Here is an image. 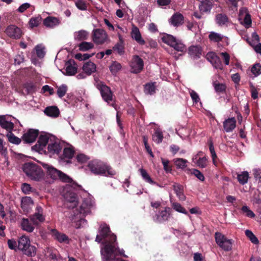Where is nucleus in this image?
I'll return each instance as SVG.
<instances>
[{
  "instance_id": "obj_1",
  "label": "nucleus",
  "mask_w": 261,
  "mask_h": 261,
  "mask_svg": "<svg viewBox=\"0 0 261 261\" xmlns=\"http://www.w3.org/2000/svg\"><path fill=\"white\" fill-rule=\"evenodd\" d=\"M92 173L95 175L104 176H113L116 174V172L108 163L99 160L90 161L87 166Z\"/></svg>"
},
{
  "instance_id": "obj_2",
  "label": "nucleus",
  "mask_w": 261,
  "mask_h": 261,
  "mask_svg": "<svg viewBox=\"0 0 261 261\" xmlns=\"http://www.w3.org/2000/svg\"><path fill=\"white\" fill-rule=\"evenodd\" d=\"M22 170L26 175L33 180L41 181L44 176L41 168L35 163H25L23 165Z\"/></svg>"
},
{
  "instance_id": "obj_3",
  "label": "nucleus",
  "mask_w": 261,
  "mask_h": 261,
  "mask_svg": "<svg viewBox=\"0 0 261 261\" xmlns=\"http://www.w3.org/2000/svg\"><path fill=\"white\" fill-rule=\"evenodd\" d=\"M42 165L46 170L47 175L53 179L60 180L62 182L70 184L73 182L72 179L68 175L53 166L45 163L42 164Z\"/></svg>"
},
{
  "instance_id": "obj_4",
  "label": "nucleus",
  "mask_w": 261,
  "mask_h": 261,
  "mask_svg": "<svg viewBox=\"0 0 261 261\" xmlns=\"http://www.w3.org/2000/svg\"><path fill=\"white\" fill-rule=\"evenodd\" d=\"M18 249L21 250L28 256H34L36 254V248L30 244L28 237L23 236L18 240Z\"/></svg>"
},
{
  "instance_id": "obj_5",
  "label": "nucleus",
  "mask_w": 261,
  "mask_h": 261,
  "mask_svg": "<svg viewBox=\"0 0 261 261\" xmlns=\"http://www.w3.org/2000/svg\"><path fill=\"white\" fill-rule=\"evenodd\" d=\"M161 39L164 43L173 47L175 50L178 51L183 52L186 50L185 44L180 40L177 39L171 35L164 34L162 37Z\"/></svg>"
},
{
  "instance_id": "obj_6",
  "label": "nucleus",
  "mask_w": 261,
  "mask_h": 261,
  "mask_svg": "<svg viewBox=\"0 0 261 261\" xmlns=\"http://www.w3.org/2000/svg\"><path fill=\"white\" fill-rule=\"evenodd\" d=\"M62 196L67 202V207L70 208L76 207L79 202V197L71 188L64 190Z\"/></svg>"
},
{
  "instance_id": "obj_7",
  "label": "nucleus",
  "mask_w": 261,
  "mask_h": 261,
  "mask_svg": "<svg viewBox=\"0 0 261 261\" xmlns=\"http://www.w3.org/2000/svg\"><path fill=\"white\" fill-rule=\"evenodd\" d=\"M215 240L219 246L225 251H229L232 249V240L227 239L220 232L215 233Z\"/></svg>"
},
{
  "instance_id": "obj_8",
  "label": "nucleus",
  "mask_w": 261,
  "mask_h": 261,
  "mask_svg": "<svg viewBox=\"0 0 261 261\" xmlns=\"http://www.w3.org/2000/svg\"><path fill=\"white\" fill-rule=\"evenodd\" d=\"M92 38L93 41L97 44H103L108 39V35L102 29H94L92 32Z\"/></svg>"
},
{
  "instance_id": "obj_9",
  "label": "nucleus",
  "mask_w": 261,
  "mask_h": 261,
  "mask_svg": "<svg viewBox=\"0 0 261 261\" xmlns=\"http://www.w3.org/2000/svg\"><path fill=\"white\" fill-rule=\"evenodd\" d=\"M12 118L16 121H18L10 115H0V126L2 128L7 130L8 133L12 132L14 127V123L12 122Z\"/></svg>"
},
{
  "instance_id": "obj_10",
  "label": "nucleus",
  "mask_w": 261,
  "mask_h": 261,
  "mask_svg": "<svg viewBox=\"0 0 261 261\" xmlns=\"http://www.w3.org/2000/svg\"><path fill=\"white\" fill-rule=\"evenodd\" d=\"M97 88L100 91L103 100L108 103L113 100V94L109 87L105 84H100L97 85Z\"/></svg>"
},
{
  "instance_id": "obj_11",
  "label": "nucleus",
  "mask_w": 261,
  "mask_h": 261,
  "mask_svg": "<svg viewBox=\"0 0 261 261\" xmlns=\"http://www.w3.org/2000/svg\"><path fill=\"white\" fill-rule=\"evenodd\" d=\"M130 66L131 67V72L136 74L139 73L143 68L144 62L139 56L135 55L132 58Z\"/></svg>"
},
{
  "instance_id": "obj_12",
  "label": "nucleus",
  "mask_w": 261,
  "mask_h": 261,
  "mask_svg": "<svg viewBox=\"0 0 261 261\" xmlns=\"http://www.w3.org/2000/svg\"><path fill=\"white\" fill-rule=\"evenodd\" d=\"M96 205L94 199L90 196L84 198L83 202L80 206L81 211L83 212H91L92 211L95 210Z\"/></svg>"
},
{
  "instance_id": "obj_13",
  "label": "nucleus",
  "mask_w": 261,
  "mask_h": 261,
  "mask_svg": "<svg viewBox=\"0 0 261 261\" xmlns=\"http://www.w3.org/2000/svg\"><path fill=\"white\" fill-rule=\"evenodd\" d=\"M5 33L9 37L15 39H19L22 34L21 30L13 24L8 26L5 30Z\"/></svg>"
},
{
  "instance_id": "obj_14",
  "label": "nucleus",
  "mask_w": 261,
  "mask_h": 261,
  "mask_svg": "<svg viewBox=\"0 0 261 261\" xmlns=\"http://www.w3.org/2000/svg\"><path fill=\"white\" fill-rule=\"evenodd\" d=\"M206 59L210 61L216 69H223V66L220 58L214 52H209L206 54Z\"/></svg>"
},
{
  "instance_id": "obj_15",
  "label": "nucleus",
  "mask_w": 261,
  "mask_h": 261,
  "mask_svg": "<svg viewBox=\"0 0 261 261\" xmlns=\"http://www.w3.org/2000/svg\"><path fill=\"white\" fill-rule=\"evenodd\" d=\"M38 135L39 130L38 129H29L23 135L22 139L25 143H31L36 140Z\"/></svg>"
},
{
  "instance_id": "obj_16",
  "label": "nucleus",
  "mask_w": 261,
  "mask_h": 261,
  "mask_svg": "<svg viewBox=\"0 0 261 261\" xmlns=\"http://www.w3.org/2000/svg\"><path fill=\"white\" fill-rule=\"evenodd\" d=\"M214 4L210 0H202L200 2L198 9L201 14L210 13L213 7Z\"/></svg>"
},
{
  "instance_id": "obj_17",
  "label": "nucleus",
  "mask_w": 261,
  "mask_h": 261,
  "mask_svg": "<svg viewBox=\"0 0 261 261\" xmlns=\"http://www.w3.org/2000/svg\"><path fill=\"white\" fill-rule=\"evenodd\" d=\"M49 137L46 135H41L36 145L32 147V149L37 151L42 150L47 145Z\"/></svg>"
},
{
  "instance_id": "obj_18",
  "label": "nucleus",
  "mask_w": 261,
  "mask_h": 261,
  "mask_svg": "<svg viewBox=\"0 0 261 261\" xmlns=\"http://www.w3.org/2000/svg\"><path fill=\"white\" fill-rule=\"evenodd\" d=\"M61 23L60 20L56 17L48 16L43 21V24L46 28H53Z\"/></svg>"
},
{
  "instance_id": "obj_19",
  "label": "nucleus",
  "mask_w": 261,
  "mask_h": 261,
  "mask_svg": "<svg viewBox=\"0 0 261 261\" xmlns=\"http://www.w3.org/2000/svg\"><path fill=\"white\" fill-rule=\"evenodd\" d=\"M223 128L226 133L232 132L236 126V120L234 117L229 118L223 123Z\"/></svg>"
},
{
  "instance_id": "obj_20",
  "label": "nucleus",
  "mask_w": 261,
  "mask_h": 261,
  "mask_svg": "<svg viewBox=\"0 0 261 261\" xmlns=\"http://www.w3.org/2000/svg\"><path fill=\"white\" fill-rule=\"evenodd\" d=\"M131 36L133 39L140 45H144L145 42L142 38L141 33L138 27L133 25L131 32Z\"/></svg>"
},
{
  "instance_id": "obj_21",
  "label": "nucleus",
  "mask_w": 261,
  "mask_h": 261,
  "mask_svg": "<svg viewBox=\"0 0 261 261\" xmlns=\"http://www.w3.org/2000/svg\"><path fill=\"white\" fill-rule=\"evenodd\" d=\"M184 16L180 13H174L170 18L169 22L174 27H178L184 23Z\"/></svg>"
},
{
  "instance_id": "obj_22",
  "label": "nucleus",
  "mask_w": 261,
  "mask_h": 261,
  "mask_svg": "<svg viewBox=\"0 0 261 261\" xmlns=\"http://www.w3.org/2000/svg\"><path fill=\"white\" fill-rule=\"evenodd\" d=\"M202 51V48L199 45H192L188 48V54L194 59L199 58Z\"/></svg>"
},
{
  "instance_id": "obj_23",
  "label": "nucleus",
  "mask_w": 261,
  "mask_h": 261,
  "mask_svg": "<svg viewBox=\"0 0 261 261\" xmlns=\"http://www.w3.org/2000/svg\"><path fill=\"white\" fill-rule=\"evenodd\" d=\"M31 222L30 218H22L20 224L21 229L28 232H32L35 227L34 225L32 224Z\"/></svg>"
},
{
  "instance_id": "obj_24",
  "label": "nucleus",
  "mask_w": 261,
  "mask_h": 261,
  "mask_svg": "<svg viewBox=\"0 0 261 261\" xmlns=\"http://www.w3.org/2000/svg\"><path fill=\"white\" fill-rule=\"evenodd\" d=\"M30 220L33 225L38 226L40 223H43L45 221V216L42 213H34L29 217Z\"/></svg>"
},
{
  "instance_id": "obj_25",
  "label": "nucleus",
  "mask_w": 261,
  "mask_h": 261,
  "mask_svg": "<svg viewBox=\"0 0 261 261\" xmlns=\"http://www.w3.org/2000/svg\"><path fill=\"white\" fill-rule=\"evenodd\" d=\"M51 234L55 239L60 243L65 242L69 240L68 237L64 233L59 232L56 229H51Z\"/></svg>"
},
{
  "instance_id": "obj_26",
  "label": "nucleus",
  "mask_w": 261,
  "mask_h": 261,
  "mask_svg": "<svg viewBox=\"0 0 261 261\" xmlns=\"http://www.w3.org/2000/svg\"><path fill=\"white\" fill-rule=\"evenodd\" d=\"M44 112L47 116L51 117H57L60 114L59 109L56 106L47 107L45 109Z\"/></svg>"
},
{
  "instance_id": "obj_27",
  "label": "nucleus",
  "mask_w": 261,
  "mask_h": 261,
  "mask_svg": "<svg viewBox=\"0 0 261 261\" xmlns=\"http://www.w3.org/2000/svg\"><path fill=\"white\" fill-rule=\"evenodd\" d=\"M173 190L177 197L180 200L183 201L186 199V196L184 194L183 186L178 184H174L173 185Z\"/></svg>"
},
{
  "instance_id": "obj_28",
  "label": "nucleus",
  "mask_w": 261,
  "mask_h": 261,
  "mask_svg": "<svg viewBox=\"0 0 261 261\" xmlns=\"http://www.w3.org/2000/svg\"><path fill=\"white\" fill-rule=\"evenodd\" d=\"M72 63H75L73 60L68 61L65 64V70L66 75H73L77 72V67L72 65Z\"/></svg>"
},
{
  "instance_id": "obj_29",
  "label": "nucleus",
  "mask_w": 261,
  "mask_h": 261,
  "mask_svg": "<svg viewBox=\"0 0 261 261\" xmlns=\"http://www.w3.org/2000/svg\"><path fill=\"white\" fill-rule=\"evenodd\" d=\"M83 70L87 75H90L95 72L96 65L91 61L87 62L84 64Z\"/></svg>"
},
{
  "instance_id": "obj_30",
  "label": "nucleus",
  "mask_w": 261,
  "mask_h": 261,
  "mask_svg": "<svg viewBox=\"0 0 261 261\" xmlns=\"http://www.w3.org/2000/svg\"><path fill=\"white\" fill-rule=\"evenodd\" d=\"M228 21L229 18L228 16L224 14L220 13L216 16V22L219 26H227Z\"/></svg>"
},
{
  "instance_id": "obj_31",
  "label": "nucleus",
  "mask_w": 261,
  "mask_h": 261,
  "mask_svg": "<svg viewBox=\"0 0 261 261\" xmlns=\"http://www.w3.org/2000/svg\"><path fill=\"white\" fill-rule=\"evenodd\" d=\"M156 83L154 82H149L146 83L144 85V93L146 94L153 95L155 93L156 91Z\"/></svg>"
},
{
  "instance_id": "obj_32",
  "label": "nucleus",
  "mask_w": 261,
  "mask_h": 261,
  "mask_svg": "<svg viewBox=\"0 0 261 261\" xmlns=\"http://www.w3.org/2000/svg\"><path fill=\"white\" fill-rule=\"evenodd\" d=\"M82 213H74L71 217H69L72 222L76 223V227L79 228L82 222L85 221L84 219L82 217Z\"/></svg>"
},
{
  "instance_id": "obj_33",
  "label": "nucleus",
  "mask_w": 261,
  "mask_h": 261,
  "mask_svg": "<svg viewBox=\"0 0 261 261\" xmlns=\"http://www.w3.org/2000/svg\"><path fill=\"white\" fill-rule=\"evenodd\" d=\"M47 148L48 151L53 154H59L62 150L61 146L57 142L49 144Z\"/></svg>"
},
{
  "instance_id": "obj_34",
  "label": "nucleus",
  "mask_w": 261,
  "mask_h": 261,
  "mask_svg": "<svg viewBox=\"0 0 261 261\" xmlns=\"http://www.w3.org/2000/svg\"><path fill=\"white\" fill-rule=\"evenodd\" d=\"M33 205V201L31 197H23L21 200V207L23 209L24 212L25 211L28 212L29 207Z\"/></svg>"
},
{
  "instance_id": "obj_35",
  "label": "nucleus",
  "mask_w": 261,
  "mask_h": 261,
  "mask_svg": "<svg viewBox=\"0 0 261 261\" xmlns=\"http://www.w3.org/2000/svg\"><path fill=\"white\" fill-rule=\"evenodd\" d=\"M74 37L76 41L87 40L88 37V32L85 30H80L74 33Z\"/></svg>"
},
{
  "instance_id": "obj_36",
  "label": "nucleus",
  "mask_w": 261,
  "mask_h": 261,
  "mask_svg": "<svg viewBox=\"0 0 261 261\" xmlns=\"http://www.w3.org/2000/svg\"><path fill=\"white\" fill-rule=\"evenodd\" d=\"M121 68L122 66L121 64L116 61H113L109 67V69L113 75H116Z\"/></svg>"
},
{
  "instance_id": "obj_37",
  "label": "nucleus",
  "mask_w": 261,
  "mask_h": 261,
  "mask_svg": "<svg viewBox=\"0 0 261 261\" xmlns=\"http://www.w3.org/2000/svg\"><path fill=\"white\" fill-rule=\"evenodd\" d=\"M99 232L100 236L105 239L109 235L110 227L106 223L102 224L100 225Z\"/></svg>"
},
{
  "instance_id": "obj_38",
  "label": "nucleus",
  "mask_w": 261,
  "mask_h": 261,
  "mask_svg": "<svg viewBox=\"0 0 261 261\" xmlns=\"http://www.w3.org/2000/svg\"><path fill=\"white\" fill-rule=\"evenodd\" d=\"M248 178L249 173L247 171H243L237 174L238 181L241 185L246 184L248 182Z\"/></svg>"
},
{
  "instance_id": "obj_39",
  "label": "nucleus",
  "mask_w": 261,
  "mask_h": 261,
  "mask_svg": "<svg viewBox=\"0 0 261 261\" xmlns=\"http://www.w3.org/2000/svg\"><path fill=\"white\" fill-rule=\"evenodd\" d=\"M170 213H156L153 217L154 221L162 223L168 220Z\"/></svg>"
},
{
  "instance_id": "obj_40",
  "label": "nucleus",
  "mask_w": 261,
  "mask_h": 261,
  "mask_svg": "<svg viewBox=\"0 0 261 261\" xmlns=\"http://www.w3.org/2000/svg\"><path fill=\"white\" fill-rule=\"evenodd\" d=\"M209 39L214 42H220L222 41L223 36L215 32H211L208 35Z\"/></svg>"
},
{
  "instance_id": "obj_41",
  "label": "nucleus",
  "mask_w": 261,
  "mask_h": 261,
  "mask_svg": "<svg viewBox=\"0 0 261 261\" xmlns=\"http://www.w3.org/2000/svg\"><path fill=\"white\" fill-rule=\"evenodd\" d=\"M177 169H183L187 167L188 161L182 158H176L173 160Z\"/></svg>"
},
{
  "instance_id": "obj_42",
  "label": "nucleus",
  "mask_w": 261,
  "mask_h": 261,
  "mask_svg": "<svg viewBox=\"0 0 261 261\" xmlns=\"http://www.w3.org/2000/svg\"><path fill=\"white\" fill-rule=\"evenodd\" d=\"M74 150L73 148L65 147L63 150V159H67L70 160L72 158L74 154Z\"/></svg>"
},
{
  "instance_id": "obj_43",
  "label": "nucleus",
  "mask_w": 261,
  "mask_h": 261,
  "mask_svg": "<svg viewBox=\"0 0 261 261\" xmlns=\"http://www.w3.org/2000/svg\"><path fill=\"white\" fill-rule=\"evenodd\" d=\"M208 146L210 151L211 154V156L213 160V163L215 165H217V156L215 151V148L213 144V142L212 140L208 141Z\"/></svg>"
},
{
  "instance_id": "obj_44",
  "label": "nucleus",
  "mask_w": 261,
  "mask_h": 261,
  "mask_svg": "<svg viewBox=\"0 0 261 261\" xmlns=\"http://www.w3.org/2000/svg\"><path fill=\"white\" fill-rule=\"evenodd\" d=\"M213 86L216 92L217 93L225 92L226 89V86L225 84L220 83L217 81L213 83Z\"/></svg>"
},
{
  "instance_id": "obj_45",
  "label": "nucleus",
  "mask_w": 261,
  "mask_h": 261,
  "mask_svg": "<svg viewBox=\"0 0 261 261\" xmlns=\"http://www.w3.org/2000/svg\"><path fill=\"white\" fill-rule=\"evenodd\" d=\"M7 137L8 139V141L12 144L18 145L21 142V139L19 138L18 137L15 136L12 133V132H11L10 133H8L7 135Z\"/></svg>"
},
{
  "instance_id": "obj_46",
  "label": "nucleus",
  "mask_w": 261,
  "mask_h": 261,
  "mask_svg": "<svg viewBox=\"0 0 261 261\" xmlns=\"http://www.w3.org/2000/svg\"><path fill=\"white\" fill-rule=\"evenodd\" d=\"M139 171L143 179L145 181L152 185H154L155 184V182L151 178L150 176L149 175V174L147 173V172L145 169L141 168L139 169Z\"/></svg>"
},
{
  "instance_id": "obj_47",
  "label": "nucleus",
  "mask_w": 261,
  "mask_h": 261,
  "mask_svg": "<svg viewBox=\"0 0 261 261\" xmlns=\"http://www.w3.org/2000/svg\"><path fill=\"white\" fill-rule=\"evenodd\" d=\"M152 139L156 143H161L163 139V135L162 132L160 129L155 130L154 134L152 136Z\"/></svg>"
},
{
  "instance_id": "obj_48",
  "label": "nucleus",
  "mask_w": 261,
  "mask_h": 261,
  "mask_svg": "<svg viewBox=\"0 0 261 261\" xmlns=\"http://www.w3.org/2000/svg\"><path fill=\"white\" fill-rule=\"evenodd\" d=\"M79 50L86 51L94 47V45L91 42L83 41L79 45Z\"/></svg>"
},
{
  "instance_id": "obj_49",
  "label": "nucleus",
  "mask_w": 261,
  "mask_h": 261,
  "mask_svg": "<svg viewBox=\"0 0 261 261\" xmlns=\"http://www.w3.org/2000/svg\"><path fill=\"white\" fill-rule=\"evenodd\" d=\"M245 234L250 241L254 244H258L259 241L253 232L248 229L245 230Z\"/></svg>"
},
{
  "instance_id": "obj_50",
  "label": "nucleus",
  "mask_w": 261,
  "mask_h": 261,
  "mask_svg": "<svg viewBox=\"0 0 261 261\" xmlns=\"http://www.w3.org/2000/svg\"><path fill=\"white\" fill-rule=\"evenodd\" d=\"M161 161L166 173H171L172 171V166L170 165L169 161L164 158H161Z\"/></svg>"
},
{
  "instance_id": "obj_51",
  "label": "nucleus",
  "mask_w": 261,
  "mask_h": 261,
  "mask_svg": "<svg viewBox=\"0 0 261 261\" xmlns=\"http://www.w3.org/2000/svg\"><path fill=\"white\" fill-rule=\"evenodd\" d=\"M42 18L40 16H38L36 17H32L30 19L29 21V24L31 28L37 27L40 24Z\"/></svg>"
},
{
  "instance_id": "obj_52",
  "label": "nucleus",
  "mask_w": 261,
  "mask_h": 261,
  "mask_svg": "<svg viewBox=\"0 0 261 261\" xmlns=\"http://www.w3.org/2000/svg\"><path fill=\"white\" fill-rule=\"evenodd\" d=\"M35 48L37 56L40 58H43L45 55L44 47L40 44L37 45Z\"/></svg>"
},
{
  "instance_id": "obj_53",
  "label": "nucleus",
  "mask_w": 261,
  "mask_h": 261,
  "mask_svg": "<svg viewBox=\"0 0 261 261\" xmlns=\"http://www.w3.org/2000/svg\"><path fill=\"white\" fill-rule=\"evenodd\" d=\"M67 86L64 84L62 85L58 88L57 94L60 98L63 97L66 93Z\"/></svg>"
},
{
  "instance_id": "obj_54",
  "label": "nucleus",
  "mask_w": 261,
  "mask_h": 261,
  "mask_svg": "<svg viewBox=\"0 0 261 261\" xmlns=\"http://www.w3.org/2000/svg\"><path fill=\"white\" fill-rule=\"evenodd\" d=\"M251 71L255 76L259 75L261 74V65L259 63L255 64L252 67Z\"/></svg>"
},
{
  "instance_id": "obj_55",
  "label": "nucleus",
  "mask_w": 261,
  "mask_h": 261,
  "mask_svg": "<svg viewBox=\"0 0 261 261\" xmlns=\"http://www.w3.org/2000/svg\"><path fill=\"white\" fill-rule=\"evenodd\" d=\"M76 7L81 10L87 9V4L84 0H76L75 3Z\"/></svg>"
},
{
  "instance_id": "obj_56",
  "label": "nucleus",
  "mask_w": 261,
  "mask_h": 261,
  "mask_svg": "<svg viewBox=\"0 0 261 261\" xmlns=\"http://www.w3.org/2000/svg\"><path fill=\"white\" fill-rule=\"evenodd\" d=\"M4 135L2 134H0V137H4ZM5 143L3 138L0 137V153L2 154H6L7 153V148L5 146Z\"/></svg>"
},
{
  "instance_id": "obj_57",
  "label": "nucleus",
  "mask_w": 261,
  "mask_h": 261,
  "mask_svg": "<svg viewBox=\"0 0 261 261\" xmlns=\"http://www.w3.org/2000/svg\"><path fill=\"white\" fill-rule=\"evenodd\" d=\"M236 204L237 205L236 207L237 208L238 210H241L243 212H252L247 205H243L242 201L241 200H238V202H236Z\"/></svg>"
},
{
  "instance_id": "obj_58",
  "label": "nucleus",
  "mask_w": 261,
  "mask_h": 261,
  "mask_svg": "<svg viewBox=\"0 0 261 261\" xmlns=\"http://www.w3.org/2000/svg\"><path fill=\"white\" fill-rule=\"evenodd\" d=\"M143 142L144 144L145 149L146 151L151 156H153V153L151 151V149L150 148L149 145L148 144V137L146 136H143Z\"/></svg>"
},
{
  "instance_id": "obj_59",
  "label": "nucleus",
  "mask_w": 261,
  "mask_h": 261,
  "mask_svg": "<svg viewBox=\"0 0 261 261\" xmlns=\"http://www.w3.org/2000/svg\"><path fill=\"white\" fill-rule=\"evenodd\" d=\"M207 159L206 156L199 158L197 161V165L200 168H204L207 165Z\"/></svg>"
},
{
  "instance_id": "obj_60",
  "label": "nucleus",
  "mask_w": 261,
  "mask_h": 261,
  "mask_svg": "<svg viewBox=\"0 0 261 261\" xmlns=\"http://www.w3.org/2000/svg\"><path fill=\"white\" fill-rule=\"evenodd\" d=\"M250 91L251 94V97L253 99H256L258 97V91L256 88L253 86L252 83H249Z\"/></svg>"
},
{
  "instance_id": "obj_61",
  "label": "nucleus",
  "mask_w": 261,
  "mask_h": 261,
  "mask_svg": "<svg viewBox=\"0 0 261 261\" xmlns=\"http://www.w3.org/2000/svg\"><path fill=\"white\" fill-rule=\"evenodd\" d=\"M244 25L246 28H249L251 24L252 21L251 16L248 13H247L244 18Z\"/></svg>"
},
{
  "instance_id": "obj_62",
  "label": "nucleus",
  "mask_w": 261,
  "mask_h": 261,
  "mask_svg": "<svg viewBox=\"0 0 261 261\" xmlns=\"http://www.w3.org/2000/svg\"><path fill=\"white\" fill-rule=\"evenodd\" d=\"M76 159L77 161L80 163H84L89 160V158L83 153H80L77 154L76 155Z\"/></svg>"
},
{
  "instance_id": "obj_63",
  "label": "nucleus",
  "mask_w": 261,
  "mask_h": 261,
  "mask_svg": "<svg viewBox=\"0 0 261 261\" xmlns=\"http://www.w3.org/2000/svg\"><path fill=\"white\" fill-rule=\"evenodd\" d=\"M192 174L194 175L200 181H203L204 180V176L199 170L194 169L192 172Z\"/></svg>"
},
{
  "instance_id": "obj_64",
  "label": "nucleus",
  "mask_w": 261,
  "mask_h": 261,
  "mask_svg": "<svg viewBox=\"0 0 261 261\" xmlns=\"http://www.w3.org/2000/svg\"><path fill=\"white\" fill-rule=\"evenodd\" d=\"M172 206L173 209L177 212H187L185 209L181 206L180 204L177 202H173Z\"/></svg>"
}]
</instances>
